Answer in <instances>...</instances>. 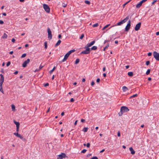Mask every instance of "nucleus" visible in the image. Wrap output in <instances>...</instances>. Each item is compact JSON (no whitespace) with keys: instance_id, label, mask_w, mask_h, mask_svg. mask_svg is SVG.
<instances>
[{"instance_id":"dca6fc26","label":"nucleus","mask_w":159,"mask_h":159,"mask_svg":"<svg viewBox=\"0 0 159 159\" xmlns=\"http://www.w3.org/2000/svg\"><path fill=\"white\" fill-rule=\"evenodd\" d=\"M14 122L15 123V124L16 125V127H19L20 123L19 122L14 120Z\"/></svg>"},{"instance_id":"58836bf2","label":"nucleus","mask_w":159,"mask_h":159,"mask_svg":"<svg viewBox=\"0 0 159 159\" xmlns=\"http://www.w3.org/2000/svg\"><path fill=\"white\" fill-rule=\"evenodd\" d=\"M130 1V0H129V1H128L127 2H126V3H124L123 5V7H124L127 4H128L129 2Z\"/></svg>"},{"instance_id":"a19ab883","label":"nucleus","mask_w":159,"mask_h":159,"mask_svg":"<svg viewBox=\"0 0 159 159\" xmlns=\"http://www.w3.org/2000/svg\"><path fill=\"white\" fill-rule=\"evenodd\" d=\"M114 35H111L110 37V41H111V40H112V39L114 37Z\"/></svg>"},{"instance_id":"423d86ee","label":"nucleus","mask_w":159,"mask_h":159,"mask_svg":"<svg viewBox=\"0 0 159 159\" xmlns=\"http://www.w3.org/2000/svg\"><path fill=\"white\" fill-rule=\"evenodd\" d=\"M153 55L154 57L157 61H159V53L156 51L153 53Z\"/></svg>"},{"instance_id":"338daca9","label":"nucleus","mask_w":159,"mask_h":159,"mask_svg":"<svg viewBox=\"0 0 159 159\" xmlns=\"http://www.w3.org/2000/svg\"><path fill=\"white\" fill-rule=\"evenodd\" d=\"M58 37L59 38H61V35L60 34L58 35Z\"/></svg>"},{"instance_id":"09e8293b","label":"nucleus","mask_w":159,"mask_h":159,"mask_svg":"<svg viewBox=\"0 0 159 159\" xmlns=\"http://www.w3.org/2000/svg\"><path fill=\"white\" fill-rule=\"evenodd\" d=\"M18 134H19L17 132L16 133H14V134L16 135V136H17L18 135Z\"/></svg>"},{"instance_id":"49530a36","label":"nucleus","mask_w":159,"mask_h":159,"mask_svg":"<svg viewBox=\"0 0 159 159\" xmlns=\"http://www.w3.org/2000/svg\"><path fill=\"white\" fill-rule=\"evenodd\" d=\"M91 159H98V158L97 157H94L91 158Z\"/></svg>"},{"instance_id":"864d4df0","label":"nucleus","mask_w":159,"mask_h":159,"mask_svg":"<svg viewBox=\"0 0 159 159\" xmlns=\"http://www.w3.org/2000/svg\"><path fill=\"white\" fill-rule=\"evenodd\" d=\"M43 67V66H42L41 65H40V66L39 67V70H40L42 69V68Z\"/></svg>"},{"instance_id":"1a4fd4ad","label":"nucleus","mask_w":159,"mask_h":159,"mask_svg":"<svg viewBox=\"0 0 159 159\" xmlns=\"http://www.w3.org/2000/svg\"><path fill=\"white\" fill-rule=\"evenodd\" d=\"M147 0H142L141 1L136 5V7L137 8H139L142 6L143 3L147 1Z\"/></svg>"},{"instance_id":"e2e57ef3","label":"nucleus","mask_w":159,"mask_h":159,"mask_svg":"<svg viewBox=\"0 0 159 159\" xmlns=\"http://www.w3.org/2000/svg\"><path fill=\"white\" fill-rule=\"evenodd\" d=\"M105 151V149H103L101 151H100V152L101 153V152H104Z\"/></svg>"},{"instance_id":"a18cd8bd","label":"nucleus","mask_w":159,"mask_h":159,"mask_svg":"<svg viewBox=\"0 0 159 159\" xmlns=\"http://www.w3.org/2000/svg\"><path fill=\"white\" fill-rule=\"evenodd\" d=\"M62 6L63 7H66V5L64 3H63L62 4Z\"/></svg>"},{"instance_id":"7c9ffc66","label":"nucleus","mask_w":159,"mask_h":159,"mask_svg":"<svg viewBox=\"0 0 159 159\" xmlns=\"http://www.w3.org/2000/svg\"><path fill=\"white\" fill-rule=\"evenodd\" d=\"M17 137L20 138L21 139H22L23 138V136L19 134H18V135L17 136Z\"/></svg>"},{"instance_id":"2f4dec72","label":"nucleus","mask_w":159,"mask_h":159,"mask_svg":"<svg viewBox=\"0 0 159 159\" xmlns=\"http://www.w3.org/2000/svg\"><path fill=\"white\" fill-rule=\"evenodd\" d=\"M98 23H96L95 24H93L92 25V26L93 27H97L98 26Z\"/></svg>"},{"instance_id":"3c124183","label":"nucleus","mask_w":159,"mask_h":159,"mask_svg":"<svg viewBox=\"0 0 159 159\" xmlns=\"http://www.w3.org/2000/svg\"><path fill=\"white\" fill-rule=\"evenodd\" d=\"M117 135L118 137H120V131H118L117 133Z\"/></svg>"},{"instance_id":"052dcab7","label":"nucleus","mask_w":159,"mask_h":159,"mask_svg":"<svg viewBox=\"0 0 159 159\" xmlns=\"http://www.w3.org/2000/svg\"><path fill=\"white\" fill-rule=\"evenodd\" d=\"M94 84V83L93 81H92L91 82V85L92 86H93Z\"/></svg>"},{"instance_id":"de8ad7c7","label":"nucleus","mask_w":159,"mask_h":159,"mask_svg":"<svg viewBox=\"0 0 159 159\" xmlns=\"http://www.w3.org/2000/svg\"><path fill=\"white\" fill-rule=\"evenodd\" d=\"M19 127H16V132L18 133Z\"/></svg>"},{"instance_id":"f3484780","label":"nucleus","mask_w":159,"mask_h":159,"mask_svg":"<svg viewBox=\"0 0 159 159\" xmlns=\"http://www.w3.org/2000/svg\"><path fill=\"white\" fill-rule=\"evenodd\" d=\"M61 41L60 40H58V41L57 42V43L55 44V46L56 47L58 46L61 43Z\"/></svg>"},{"instance_id":"4d7b16f0","label":"nucleus","mask_w":159,"mask_h":159,"mask_svg":"<svg viewBox=\"0 0 159 159\" xmlns=\"http://www.w3.org/2000/svg\"><path fill=\"white\" fill-rule=\"evenodd\" d=\"M4 23V22L2 20H0V24H2Z\"/></svg>"},{"instance_id":"c03bdc74","label":"nucleus","mask_w":159,"mask_h":159,"mask_svg":"<svg viewBox=\"0 0 159 159\" xmlns=\"http://www.w3.org/2000/svg\"><path fill=\"white\" fill-rule=\"evenodd\" d=\"M90 144L89 143H87V144H86V146L88 148H89L90 147Z\"/></svg>"},{"instance_id":"f8f14e48","label":"nucleus","mask_w":159,"mask_h":159,"mask_svg":"<svg viewBox=\"0 0 159 159\" xmlns=\"http://www.w3.org/2000/svg\"><path fill=\"white\" fill-rule=\"evenodd\" d=\"M95 43V41L93 40V41H92V42H91V43L87 44L86 45V48H89V47H90L91 46L93 45Z\"/></svg>"},{"instance_id":"13d9d810","label":"nucleus","mask_w":159,"mask_h":159,"mask_svg":"<svg viewBox=\"0 0 159 159\" xmlns=\"http://www.w3.org/2000/svg\"><path fill=\"white\" fill-rule=\"evenodd\" d=\"M100 81V79H99V78H98V79H97V80H96V81H97V83H98V82H99V81Z\"/></svg>"},{"instance_id":"b1692460","label":"nucleus","mask_w":159,"mask_h":159,"mask_svg":"<svg viewBox=\"0 0 159 159\" xmlns=\"http://www.w3.org/2000/svg\"><path fill=\"white\" fill-rule=\"evenodd\" d=\"M88 129V128H87V127H84L83 128V131L84 132H86L87 131Z\"/></svg>"},{"instance_id":"603ef678","label":"nucleus","mask_w":159,"mask_h":159,"mask_svg":"<svg viewBox=\"0 0 159 159\" xmlns=\"http://www.w3.org/2000/svg\"><path fill=\"white\" fill-rule=\"evenodd\" d=\"M74 100L73 98H71L70 100V102H73L74 101Z\"/></svg>"},{"instance_id":"aec40b11","label":"nucleus","mask_w":159,"mask_h":159,"mask_svg":"<svg viewBox=\"0 0 159 159\" xmlns=\"http://www.w3.org/2000/svg\"><path fill=\"white\" fill-rule=\"evenodd\" d=\"M75 49H72L70 51H69L67 53H68L69 55H70V54H71V53L75 52Z\"/></svg>"},{"instance_id":"c756f323","label":"nucleus","mask_w":159,"mask_h":159,"mask_svg":"<svg viewBox=\"0 0 159 159\" xmlns=\"http://www.w3.org/2000/svg\"><path fill=\"white\" fill-rule=\"evenodd\" d=\"M150 71H151L150 69H149L148 70L147 72H146V74L147 75H148V74H149L150 72Z\"/></svg>"},{"instance_id":"6e6552de","label":"nucleus","mask_w":159,"mask_h":159,"mask_svg":"<svg viewBox=\"0 0 159 159\" xmlns=\"http://www.w3.org/2000/svg\"><path fill=\"white\" fill-rule=\"evenodd\" d=\"M30 62V59H28L23 62L22 65V66L23 67H25L27 66V64H28Z\"/></svg>"},{"instance_id":"79ce46f5","label":"nucleus","mask_w":159,"mask_h":159,"mask_svg":"<svg viewBox=\"0 0 159 159\" xmlns=\"http://www.w3.org/2000/svg\"><path fill=\"white\" fill-rule=\"evenodd\" d=\"M11 64V62L10 61H8L7 63V64H6V65H7V66H9V65H10Z\"/></svg>"},{"instance_id":"ddd939ff","label":"nucleus","mask_w":159,"mask_h":159,"mask_svg":"<svg viewBox=\"0 0 159 159\" xmlns=\"http://www.w3.org/2000/svg\"><path fill=\"white\" fill-rule=\"evenodd\" d=\"M70 55L68 54L67 53L65 54V55L64 57L63 58V59L62 61L63 62L65 61L68 58L69 56Z\"/></svg>"},{"instance_id":"774afa93","label":"nucleus","mask_w":159,"mask_h":159,"mask_svg":"<svg viewBox=\"0 0 159 159\" xmlns=\"http://www.w3.org/2000/svg\"><path fill=\"white\" fill-rule=\"evenodd\" d=\"M85 81V79L84 78H83L82 80V82H84Z\"/></svg>"},{"instance_id":"6e6d98bb","label":"nucleus","mask_w":159,"mask_h":159,"mask_svg":"<svg viewBox=\"0 0 159 159\" xmlns=\"http://www.w3.org/2000/svg\"><path fill=\"white\" fill-rule=\"evenodd\" d=\"M152 55V53L151 52H149L148 54V56H151Z\"/></svg>"},{"instance_id":"cd10ccee","label":"nucleus","mask_w":159,"mask_h":159,"mask_svg":"<svg viewBox=\"0 0 159 159\" xmlns=\"http://www.w3.org/2000/svg\"><path fill=\"white\" fill-rule=\"evenodd\" d=\"M97 47L96 46H93L91 48V50H95L97 49Z\"/></svg>"},{"instance_id":"473e14b6","label":"nucleus","mask_w":159,"mask_h":159,"mask_svg":"<svg viewBox=\"0 0 159 159\" xmlns=\"http://www.w3.org/2000/svg\"><path fill=\"white\" fill-rule=\"evenodd\" d=\"M84 2L85 3L89 5L90 4V2L87 0H85L84 1Z\"/></svg>"},{"instance_id":"f704fd0d","label":"nucleus","mask_w":159,"mask_h":159,"mask_svg":"<svg viewBox=\"0 0 159 159\" xmlns=\"http://www.w3.org/2000/svg\"><path fill=\"white\" fill-rule=\"evenodd\" d=\"M137 94H135L133 95L132 96H130V98H133L135 97H137Z\"/></svg>"},{"instance_id":"72a5a7b5","label":"nucleus","mask_w":159,"mask_h":159,"mask_svg":"<svg viewBox=\"0 0 159 159\" xmlns=\"http://www.w3.org/2000/svg\"><path fill=\"white\" fill-rule=\"evenodd\" d=\"M47 43L46 42H45L44 43V48L45 49H47Z\"/></svg>"},{"instance_id":"0e129e2a","label":"nucleus","mask_w":159,"mask_h":159,"mask_svg":"<svg viewBox=\"0 0 159 159\" xmlns=\"http://www.w3.org/2000/svg\"><path fill=\"white\" fill-rule=\"evenodd\" d=\"M156 35H159V32H157L156 33Z\"/></svg>"},{"instance_id":"bb28decb","label":"nucleus","mask_w":159,"mask_h":159,"mask_svg":"<svg viewBox=\"0 0 159 159\" xmlns=\"http://www.w3.org/2000/svg\"><path fill=\"white\" fill-rule=\"evenodd\" d=\"M56 69V67H54L50 71H49V73L50 74H51L55 70V69Z\"/></svg>"},{"instance_id":"20e7f679","label":"nucleus","mask_w":159,"mask_h":159,"mask_svg":"<svg viewBox=\"0 0 159 159\" xmlns=\"http://www.w3.org/2000/svg\"><path fill=\"white\" fill-rule=\"evenodd\" d=\"M129 110L128 109V108L125 106L121 107L120 109V111L121 112H127L129 111Z\"/></svg>"},{"instance_id":"6ab92c4d","label":"nucleus","mask_w":159,"mask_h":159,"mask_svg":"<svg viewBox=\"0 0 159 159\" xmlns=\"http://www.w3.org/2000/svg\"><path fill=\"white\" fill-rule=\"evenodd\" d=\"M75 49H72L70 51H69L67 53H68L69 55H70V54H71V53L75 52Z\"/></svg>"},{"instance_id":"e433bc0d","label":"nucleus","mask_w":159,"mask_h":159,"mask_svg":"<svg viewBox=\"0 0 159 159\" xmlns=\"http://www.w3.org/2000/svg\"><path fill=\"white\" fill-rule=\"evenodd\" d=\"M109 46V44H108L107 46L104 48V49H103V51H105L106 49L107 48H108V47Z\"/></svg>"},{"instance_id":"39448f33","label":"nucleus","mask_w":159,"mask_h":159,"mask_svg":"<svg viewBox=\"0 0 159 159\" xmlns=\"http://www.w3.org/2000/svg\"><path fill=\"white\" fill-rule=\"evenodd\" d=\"M47 32L48 33V38L49 40H51L52 38V32L50 29L48 27L47 29Z\"/></svg>"},{"instance_id":"7ed1b4c3","label":"nucleus","mask_w":159,"mask_h":159,"mask_svg":"<svg viewBox=\"0 0 159 159\" xmlns=\"http://www.w3.org/2000/svg\"><path fill=\"white\" fill-rule=\"evenodd\" d=\"M85 48H86L85 50L82 51L81 54H87L89 53L90 52V48H86V47H85Z\"/></svg>"},{"instance_id":"0eeeda50","label":"nucleus","mask_w":159,"mask_h":159,"mask_svg":"<svg viewBox=\"0 0 159 159\" xmlns=\"http://www.w3.org/2000/svg\"><path fill=\"white\" fill-rule=\"evenodd\" d=\"M131 21L130 20H129L128 21V23L127 24V25L126 26L125 28V31H128L130 28L131 25Z\"/></svg>"},{"instance_id":"f257e3e1","label":"nucleus","mask_w":159,"mask_h":159,"mask_svg":"<svg viewBox=\"0 0 159 159\" xmlns=\"http://www.w3.org/2000/svg\"><path fill=\"white\" fill-rule=\"evenodd\" d=\"M0 76L1 77L0 80V91L4 94V91L2 88V85L4 81V78L2 74H0Z\"/></svg>"},{"instance_id":"8fccbe9b","label":"nucleus","mask_w":159,"mask_h":159,"mask_svg":"<svg viewBox=\"0 0 159 159\" xmlns=\"http://www.w3.org/2000/svg\"><path fill=\"white\" fill-rule=\"evenodd\" d=\"M49 85V84L48 83H46V84H44V86L45 87H46Z\"/></svg>"},{"instance_id":"393cba45","label":"nucleus","mask_w":159,"mask_h":159,"mask_svg":"<svg viewBox=\"0 0 159 159\" xmlns=\"http://www.w3.org/2000/svg\"><path fill=\"white\" fill-rule=\"evenodd\" d=\"M80 61V59L79 58H77L76 60V61H75V64H78L79 62Z\"/></svg>"},{"instance_id":"f03ea898","label":"nucleus","mask_w":159,"mask_h":159,"mask_svg":"<svg viewBox=\"0 0 159 159\" xmlns=\"http://www.w3.org/2000/svg\"><path fill=\"white\" fill-rule=\"evenodd\" d=\"M43 8L45 11L48 13L50 12V8L49 6L46 4H43Z\"/></svg>"},{"instance_id":"c85d7f7f","label":"nucleus","mask_w":159,"mask_h":159,"mask_svg":"<svg viewBox=\"0 0 159 159\" xmlns=\"http://www.w3.org/2000/svg\"><path fill=\"white\" fill-rule=\"evenodd\" d=\"M129 16H127L125 19L123 20L125 23V22L128 20L129 19Z\"/></svg>"},{"instance_id":"5701e85b","label":"nucleus","mask_w":159,"mask_h":159,"mask_svg":"<svg viewBox=\"0 0 159 159\" xmlns=\"http://www.w3.org/2000/svg\"><path fill=\"white\" fill-rule=\"evenodd\" d=\"M110 24H108V25H106V26H105L102 29V30H104L105 29L107 28L109 26H110Z\"/></svg>"},{"instance_id":"37998d69","label":"nucleus","mask_w":159,"mask_h":159,"mask_svg":"<svg viewBox=\"0 0 159 159\" xmlns=\"http://www.w3.org/2000/svg\"><path fill=\"white\" fill-rule=\"evenodd\" d=\"M146 65H147V66H148V65L149 64H150V61H147L146 62Z\"/></svg>"},{"instance_id":"ea45409f","label":"nucleus","mask_w":159,"mask_h":159,"mask_svg":"<svg viewBox=\"0 0 159 159\" xmlns=\"http://www.w3.org/2000/svg\"><path fill=\"white\" fill-rule=\"evenodd\" d=\"M86 151L87 150L86 149H84L81 151V152L83 153H84L86 152Z\"/></svg>"},{"instance_id":"5fc2aeb1","label":"nucleus","mask_w":159,"mask_h":159,"mask_svg":"<svg viewBox=\"0 0 159 159\" xmlns=\"http://www.w3.org/2000/svg\"><path fill=\"white\" fill-rule=\"evenodd\" d=\"M11 41L13 43H14L15 41V39L14 38H13L11 40Z\"/></svg>"},{"instance_id":"9b49d317","label":"nucleus","mask_w":159,"mask_h":159,"mask_svg":"<svg viewBox=\"0 0 159 159\" xmlns=\"http://www.w3.org/2000/svg\"><path fill=\"white\" fill-rule=\"evenodd\" d=\"M141 25V23L140 22L138 23V24H137L136 25L135 27V29H134L136 31L138 30L139 29Z\"/></svg>"},{"instance_id":"2eb2a0df","label":"nucleus","mask_w":159,"mask_h":159,"mask_svg":"<svg viewBox=\"0 0 159 159\" xmlns=\"http://www.w3.org/2000/svg\"><path fill=\"white\" fill-rule=\"evenodd\" d=\"M125 23L124 22V21L123 20H122L120 21L116 25H115V26L117 25H121V24Z\"/></svg>"},{"instance_id":"bf43d9fd","label":"nucleus","mask_w":159,"mask_h":159,"mask_svg":"<svg viewBox=\"0 0 159 159\" xmlns=\"http://www.w3.org/2000/svg\"><path fill=\"white\" fill-rule=\"evenodd\" d=\"M81 121L82 122H85V120L83 119H82L81 120Z\"/></svg>"},{"instance_id":"a878e982","label":"nucleus","mask_w":159,"mask_h":159,"mask_svg":"<svg viewBox=\"0 0 159 159\" xmlns=\"http://www.w3.org/2000/svg\"><path fill=\"white\" fill-rule=\"evenodd\" d=\"M11 108L12 111H15V107L14 105H11Z\"/></svg>"},{"instance_id":"c9c22d12","label":"nucleus","mask_w":159,"mask_h":159,"mask_svg":"<svg viewBox=\"0 0 159 159\" xmlns=\"http://www.w3.org/2000/svg\"><path fill=\"white\" fill-rule=\"evenodd\" d=\"M26 53H24V54H23L22 55V56H21V58H23L25 57H26Z\"/></svg>"},{"instance_id":"a211bd4d","label":"nucleus","mask_w":159,"mask_h":159,"mask_svg":"<svg viewBox=\"0 0 159 159\" xmlns=\"http://www.w3.org/2000/svg\"><path fill=\"white\" fill-rule=\"evenodd\" d=\"M122 90L124 92H126L128 90V89L125 86H124L122 87Z\"/></svg>"},{"instance_id":"412c9836","label":"nucleus","mask_w":159,"mask_h":159,"mask_svg":"<svg viewBox=\"0 0 159 159\" xmlns=\"http://www.w3.org/2000/svg\"><path fill=\"white\" fill-rule=\"evenodd\" d=\"M128 75L129 76L131 77L133 75V72H128Z\"/></svg>"},{"instance_id":"4be33fe9","label":"nucleus","mask_w":159,"mask_h":159,"mask_svg":"<svg viewBox=\"0 0 159 159\" xmlns=\"http://www.w3.org/2000/svg\"><path fill=\"white\" fill-rule=\"evenodd\" d=\"M7 35L5 33H4L3 36L2 37L3 39H7Z\"/></svg>"},{"instance_id":"4468645a","label":"nucleus","mask_w":159,"mask_h":159,"mask_svg":"<svg viewBox=\"0 0 159 159\" xmlns=\"http://www.w3.org/2000/svg\"><path fill=\"white\" fill-rule=\"evenodd\" d=\"M130 151H131V153L132 154L134 155L135 154V152L132 147H130L129 148Z\"/></svg>"},{"instance_id":"9d476101","label":"nucleus","mask_w":159,"mask_h":159,"mask_svg":"<svg viewBox=\"0 0 159 159\" xmlns=\"http://www.w3.org/2000/svg\"><path fill=\"white\" fill-rule=\"evenodd\" d=\"M66 156V154L64 153H62L61 154L59 155L57 159H63V158H65Z\"/></svg>"},{"instance_id":"69168bd1","label":"nucleus","mask_w":159,"mask_h":159,"mask_svg":"<svg viewBox=\"0 0 159 159\" xmlns=\"http://www.w3.org/2000/svg\"><path fill=\"white\" fill-rule=\"evenodd\" d=\"M64 114V112H62L61 114V115L62 116H63Z\"/></svg>"},{"instance_id":"680f3d73","label":"nucleus","mask_w":159,"mask_h":159,"mask_svg":"<svg viewBox=\"0 0 159 159\" xmlns=\"http://www.w3.org/2000/svg\"><path fill=\"white\" fill-rule=\"evenodd\" d=\"M18 71H16L14 72V74L15 75H16L18 74Z\"/></svg>"},{"instance_id":"4c0bfd02","label":"nucleus","mask_w":159,"mask_h":159,"mask_svg":"<svg viewBox=\"0 0 159 159\" xmlns=\"http://www.w3.org/2000/svg\"><path fill=\"white\" fill-rule=\"evenodd\" d=\"M84 37V34H81V36H80V39H82Z\"/></svg>"}]
</instances>
